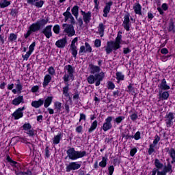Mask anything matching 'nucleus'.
<instances>
[{
    "label": "nucleus",
    "mask_w": 175,
    "mask_h": 175,
    "mask_svg": "<svg viewBox=\"0 0 175 175\" xmlns=\"http://www.w3.org/2000/svg\"><path fill=\"white\" fill-rule=\"evenodd\" d=\"M63 28L64 29V32L66 33H68L69 37L75 36L76 33V31H75V28L73 27V25L72 24H68V23H64L62 25Z\"/></svg>",
    "instance_id": "1a4fd4ad"
},
{
    "label": "nucleus",
    "mask_w": 175,
    "mask_h": 175,
    "mask_svg": "<svg viewBox=\"0 0 175 175\" xmlns=\"http://www.w3.org/2000/svg\"><path fill=\"white\" fill-rule=\"evenodd\" d=\"M16 83H18V84L16 85V89L18 94H21V91H23V84L20 83V79H17Z\"/></svg>",
    "instance_id": "a19ab883"
},
{
    "label": "nucleus",
    "mask_w": 175,
    "mask_h": 175,
    "mask_svg": "<svg viewBox=\"0 0 175 175\" xmlns=\"http://www.w3.org/2000/svg\"><path fill=\"white\" fill-rule=\"evenodd\" d=\"M168 32H172V33H175V25L174 21L173 19H170V21L167 27Z\"/></svg>",
    "instance_id": "c85d7f7f"
},
{
    "label": "nucleus",
    "mask_w": 175,
    "mask_h": 175,
    "mask_svg": "<svg viewBox=\"0 0 175 175\" xmlns=\"http://www.w3.org/2000/svg\"><path fill=\"white\" fill-rule=\"evenodd\" d=\"M136 152H137V148H131L130 150V156L135 157V154H136Z\"/></svg>",
    "instance_id": "e2e57ef3"
},
{
    "label": "nucleus",
    "mask_w": 175,
    "mask_h": 175,
    "mask_svg": "<svg viewBox=\"0 0 175 175\" xmlns=\"http://www.w3.org/2000/svg\"><path fill=\"white\" fill-rule=\"evenodd\" d=\"M97 28L100 38H103V36H105V29L106 28V26H105V24L100 23H99Z\"/></svg>",
    "instance_id": "393cba45"
},
{
    "label": "nucleus",
    "mask_w": 175,
    "mask_h": 175,
    "mask_svg": "<svg viewBox=\"0 0 175 175\" xmlns=\"http://www.w3.org/2000/svg\"><path fill=\"white\" fill-rule=\"evenodd\" d=\"M12 4V1L3 0V3H1V6L5 9V8H8L10 5Z\"/></svg>",
    "instance_id": "a18cd8bd"
},
{
    "label": "nucleus",
    "mask_w": 175,
    "mask_h": 175,
    "mask_svg": "<svg viewBox=\"0 0 175 175\" xmlns=\"http://www.w3.org/2000/svg\"><path fill=\"white\" fill-rule=\"evenodd\" d=\"M47 70L50 76H54V75H55V69H54V67L50 66Z\"/></svg>",
    "instance_id": "603ef678"
},
{
    "label": "nucleus",
    "mask_w": 175,
    "mask_h": 175,
    "mask_svg": "<svg viewBox=\"0 0 175 175\" xmlns=\"http://www.w3.org/2000/svg\"><path fill=\"white\" fill-rule=\"evenodd\" d=\"M126 92L128 94H131V95H133L135 94V88L133 87V83H130L126 88Z\"/></svg>",
    "instance_id": "f704fd0d"
},
{
    "label": "nucleus",
    "mask_w": 175,
    "mask_h": 175,
    "mask_svg": "<svg viewBox=\"0 0 175 175\" xmlns=\"http://www.w3.org/2000/svg\"><path fill=\"white\" fill-rule=\"evenodd\" d=\"M98 166L103 168L106 167L107 166V157H103L102 161L99 163Z\"/></svg>",
    "instance_id": "58836bf2"
},
{
    "label": "nucleus",
    "mask_w": 175,
    "mask_h": 175,
    "mask_svg": "<svg viewBox=\"0 0 175 175\" xmlns=\"http://www.w3.org/2000/svg\"><path fill=\"white\" fill-rule=\"evenodd\" d=\"M84 53H87V51H85V46L82 45L79 48V55H83Z\"/></svg>",
    "instance_id": "4d7b16f0"
},
{
    "label": "nucleus",
    "mask_w": 175,
    "mask_h": 175,
    "mask_svg": "<svg viewBox=\"0 0 175 175\" xmlns=\"http://www.w3.org/2000/svg\"><path fill=\"white\" fill-rule=\"evenodd\" d=\"M96 128H98V120H96L91 124L90 128L88 131V133H92V132H94Z\"/></svg>",
    "instance_id": "cd10ccee"
},
{
    "label": "nucleus",
    "mask_w": 175,
    "mask_h": 175,
    "mask_svg": "<svg viewBox=\"0 0 175 175\" xmlns=\"http://www.w3.org/2000/svg\"><path fill=\"white\" fill-rule=\"evenodd\" d=\"M111 6H113V1H111L105 3V6L103 9V17H107V14H109L110 10H111Z\"/></svg>",
    "instance_id": "f3484780"
},
{
    "label": "nucleus",
    "mask_w": 175,
    "mask_h": 175,
    "mask_svg": "<svg viewBox=\"0 0 175 175\" xmlns=\"http://www.w3.org/2000/svg\"><path fill=\"white\" fill-rule=\"evenodd\" d=\"M21 103H24V96L20 95L12 101V104L14 106H18Z\"/></svg>",
    "instance_id": "aec40b11"
},
{
    "label": "nucleus",
    "mask_w": 175,
    "mask_h": 175,
    "mask_svg": "<svg viewBox=\"0 0 175 175\" xmlns=\"http://www.w3.org/2000/svg\"><path fill=\"white\" fill-rule=\"evenodd\" d=\"M158 88L161 91H168V90H170V86L167 85V82L165 78L161 81V83L158 85Z\"/></svg>",
    "instance_id": "dca6fc26"
},
{
    "label": "nucleus",
    "mask_w": 175,
    "mask_h": 175,
    "mask_svg": "<svg viewBox=\"0 0 175 175\" xmlns=\"http://www.w3.org/2000/svg\"><path fill=\"white\" fill-rule=\"evenodd\" d=\"M94 9L96 10H99V5H100V2H99V0H94Z\"/></svg>",
    "instance_id": "052dcab7"
},
{
    "label": "nucleus",
    "mask_w": 175,
    "mask_h": 175,
    "mask_svg": "<svg viewBox=\"0 0 175 175\" xmlns=\"http://www.w3.org/2000/svg\"><path fill=\"white\" fill-rule=\"evenodd\" d=\"M79 9H80L79 5H74L71 9L72 14H73L76 18L79 17Z\"/></svg>",
    "instance_id": "473e14b6"
},
{
    "label": "nucleus",
    "mask_w": 175,
    "mask_h": 175,
    "mask_svg": "<svg viewBox=\"0 0 175 175\" xmlns=\"http://www.w3.org/2000/svg\"><path fill=\"white\" fill-rule=\"evenodd\" d=\"M51 75L46 74L44 77V81L42 82V86L44 88H46L49 84L51 82Z\"/></svg>",
    "instance_id": "5701e85b"
},
{
    "label": "nucleus",
    "mask_w": 175,
    "mask_h": 175,
    "mask_svg": "<svg viewBox=\"0 0 175 175\" xmlns=\"http://www.w3.org/2000/svg\"><path fill=\"white\" fill-rule=\"evenodd\" d=\"M123 120H125V116H119L115 118L114 122L117 124V125H120Z\"/></svg>",
    "instance_id": "79ce46f5"
},
{
    "label": "nucleus",
    "mask_w": 175,
    "mask_h": 175,
    "mask_svg": "<svg viewBox=\"0 0 175 175\" xmlns=\"http://www.w3.org/2000/svg\"><path fill=\"white\" fill-rule=\"evenodd\" d=\"M70 50L72 57L76 59V58H77L78 54L77 46H70Z\"/></svg>",
    "instance_id": "e433bc0d"
},
{
    "label": "nucleus",
    "mask_w": 175,
    "mask_h": 175,
    "mask_svg": "<svg viewBox=\"0 0 175 175\" xmlns=\"http://www.w3.org/2000/svg\"><path fill=\"white\" fill-rule=\"evenodd\" d=\"M122 31H118L115 41H108L107 42V46L105 47L106 54H111L113 51H117V50L121 49V43L122 42Z\"/></svg>",
    "instance_id": "20e7f679"
},
{
    "label": "nucleus",
    "mask_w": 175,
    "mask_h": 175,
    "mask_svg": "<svg viewBox=\"0 0 175 175\" xmlns=\"http://www.w3.org/2000/svg\"><path fill=\"white\" fill-rule=\"evenodd\" d=\"M5 42H6V38H5L3 34H0V43H1V44H5Z\"/></svg>",
    "instance_id": "0e129e2a"
},
{
    "label": "nucleus",
    "mask_w": 175,
    "mask_h": 175,
    "mask_svg": "<svg viewBox=\"0 0 175 175\" xmlns=\"http://www.w3.org/2000/svg\"><path fill=\"white\" fill-rule=\"evenodd\" d=\"M17 40V34L14 33H10L8 37V42L13 43Z\"/></svg>",
    "instance_id": "c9c22d12"
},
{
    "label": "nucleus",
    "mask_w": 175,
    "mask_h": 175,
    "mask_svg": "<svg viewBox=\"0 0 175 175\" xmlns=\"http://www.w3.org/2000/svg\"><path fill=\"white\" fill-rule=\"evenodd\" d=\"M35 7L40 9V8L43 7V5H44V1L40 0V1H37L34 3Z\"/></svg>",
    "instance_id": "49530a36"
},
{
    "label": "nucleus",
    "mask_w": 175,
    "mask_h": 175,
    "mask_svg": "<svg viewBox=\"0 0 175 175\" xmlns=\"http://www.w3.org/2000/svg\"><path fill=\"white\" fill-rule=\"evenodd\" d=\"M53 29L54 33H55L56 35H58V33H59V31L61 29L59 25H55V26H53Z\"/></svg>",
    "instance_id": "6e6d98bb"
},
{
    "label": "nucleus",
    "mask_w": 175,
    "mask_h": 175,
    "mask_svg": "<svg viewBox=\"0 0 175 175\" xmlns=\"http://www.w3.org/2000/svg\"><path fill=\"white\" fill-rule=\"evenodd\" d=\"M54 105L57 111H61V109H62V103H61L60 102H55Z\"/></svg>",
    "instance_id": "864d4df0"
},
{
    "label": "nucleus",
    "mask_w": 175,
    "mask_h": 175,
    "mask_svg": "<svg viewBox=\"0 0 175 175\" xmlns=\"http://www.w3.org/2000/svg\"><path fill=\"white\" fill-rule=\"evenodd\" d=\"M49 18L46 17L45 18H40V20L37 21L36 23H32L27 30V33L24 34L25 39H28L31 34L34 32H38V31H40L41 28H43L49 24Z\"/></svg>",
    "instance_id": "7ed1b4c3"
},
{
    "label": "nucleus",
    "mask_w": 175,
    "mask_h": 175,
    "mask_svg": "<svg viewBox=\"0 0 175 175\" xmlns=\"http://www.w3.org/2000/svg\"><path fill=\"white\" fill-rule=\"evenodd\" d=\"M170 94L167 90H159V100H167Z\"/></svg>",
    "instance_id": "2eb2a0df"
},
{
    "label": "nucleus",
    "mask_w": 175,
    "mask_h": 175,
    "mask_svg": "<svg viewBox=\"0 0 175 175\" xmlns=\"http://www.w3.org/2000/svg\"><path fill=\"white\" fill-rule=\"evenodd\" d=\"M53 29V25H49L46 26L42 31V33H43V35H44L45 38H46V39H50V38H51L53 36V31H51V29Z\"/></svg>",
    "instance_id": "4468645a"
},
{
    "label": "nucleus",
    "mask_w": 175,
    "mask_h": 175,
    "mask_svg": "<svg viewBox=\"0 0 175 175\" xmlns=\"http://www.w3.org/2000/svg\"><path fill=\"white\" fill-rule=\"evenodd\" d=\"M131 14L129 13L126 14L124 16V21L122 23V27L126 29V31H129L131 29Z\"/></svg>",
    "instance_id": "ddd939ff"
},
{
    "label": "nucleus",
    "mask_w": 175,
    "mask_h": 175,
    "mask_svg": "<svg viewBox=\"0 0 175 175\" xmlns=\"http://www.w3.org/2000/svg\"><path fill=\"white\" fill-rule=\"evenodd\" d=\"M16 175H32V171L31 170H27L26 172L24 171H16Z\"/></svg>",
    "instance_id": "ea45409f"
},
{
    "label": "nucleus",
    "mask_w": 175,
    "mask_h": 175,
    "mask_svg": "<svg viewBox=\"0 0 175 175\" xmlns=\"http://www.w3.org/2000/svg\"><path fill=\"white\" fill-rule=\"evenodd\" d=\"M154 166L158 170H161L163 167V163H161V161L158 159H154Z\"/></svg>",
    "instance_id": "4c0bfd02"
},
{
    "label": "nucleus",
    "mask_w": 175,
    "mask_h": 175,
    "mask_svg": "<svg viewBox=\"0 0 175 175\" xmlns=\"http://www.w3.org/2000/svg\"><path fill=\"white\" fill-rule=\"evenodd\" d=\"M31 52H30L29 51H28L25 55H22V58H23L24 61H28V59L29 58V57H31Z\"/></svg>",
    "instance_id": "3c124183"
},
{
    "label": "nucleus",
    "mask_w": 175,
    "mask_h": 175,
    "mask_svg": "<svg viewBox=\"0 0 175 175\" xmlns=\"http://www.w3.org/2000/svg\"><path fill=\"white\" fill-rule=\"evenodd\" d=\"M36 46V42H33L29 46V51L30 53H33L34 50H35V46Z\"/></svg>",
    "instance_id": "8fccbe9b"
},
{
    "label": "nucleus",
    "mask_w": 175,
    "mask_h": 175,
    "mask_svg": "<svg viewBox=\"0 0 175 175\" xmlns=\"http://www.w3.org/2000/svg\"><path fill=\"white\" fill-rule=\"evenodd\" d=\"M44 155L46 158H50V155H51L50 153V148L49 146H46L45 148Z\"/></svg>",
    "instance_id": "5fc2aeb1"
},
{
    "label": "nucleus",
    "mask_w": 175,
    "mask_h": 175,
    "mask_svg": "<svg viewBox=\"0 0 175 175\" xmlns=\"http://www.w3.org/2000/svg\"><path fill=\"white\" fill-rule=\"evenodd\" d=\"M31 92H33V93H36V92H38L39 91V86H38V85H34V86H33V87L31 88Z\"/></svg>",
    "instance_id": "69168bd1"
},
{
    "label": "nucleus",
    "mask_w": 175,
    "mask_h": 175,
    "mask_svg": "<svg viewBox=\"0 0 175 175\" xmlns=\"http://www.w3.org/2000/svg\"><path fill=\"white\" fill-rule=\"evenodd\" d=\"M5 161L10 164L13 167H17V165H18V163L16 161H14L12 159L10 156L9 154L5 155Z\"/></svg>",
    "instance_id": "b1692460"
},
{
    "label": "nucleus",
    "mask_w": 175,
    "mask_h": 175,
    "mask_svg": "<svg viewBox=\"0 0 175 175\" xmlns=\"http://www.w3.org/2000/svg\"><path fill=\"white\" fill-rule=\"evenodd\" d=\"M135 14H138L139 16H143V13H142V5L139 3H135L133 8Z\"/></svg>",
    "instance_id": "4be33fe9"
},
{
    "label": "nucleus",
    "mask_w": 175,
    "mask_h": 175,
    "mask_svg": "<svg viewBox=\"0 0 175 175\" xmlns=\"http://www.w3.org/2000/svg\"><path fill=\"white\" fill-rule=\"evenodd\" d=\"M107 87L108 90H114L116 88V85L114 84V83H113V81H109L107 82Z\"/></svg>",
    "instance_id": "de8ad7c7"
},
{
    "label": "nucleus",
    "mask_w": 175,
    "mask_h": 175,
    "mask_svg": "<svg viewBox=\"0 0 175 175\" xmlns=\"http://www.w3.org/2000/svg\"><path fill=\"white\" fill-rule=\"evenodd\" d=\"M67 156L65 157V159L68 158L70 161H77V159H80V158H84V157H87V152L85 150L79 151L76 150L75 148L68 147V149L66 150Z\"/></svg>",
    "instance_id": "39448f33"
},
{
    "label": "nucleus",
    "mask_w": 175,
    "mask_h": 175,
    "mask_svg": "<svg viewBox=\"0 0 175 175\" xmlns=\"http://www.w3.org/2000/svg\"><path fill=\"white\" fill-rule=\"evenodd\" d=\"M65 69H66L68 74H65L63 76V80L64 81L65 86L63 88V94L66 98H69L70 99V94H69V80H75V68L72 65H66L65 66Z\"/></svg>",
    "instance_id": "f03ea898"
},
{
    "label": "nucleus",
    "mask_w": 175,
    "mask_h": 175,
    "mask_svg": "<svg viewBox=\"0 0 175 175\" xmlns=\"http://www.w3.org/2000/svg\"><path fill=\"white\" fill-rule=\"evenodd\" d=\"M94 46L95 47H100L102 46V41L99 39H96L94 41Z\"/></svg>",
    "instance_id": "bf43d9fd"
},
{
    "label": "nucleus",
    "mask_w": 175,
    "mask_h": 175,
    "mask_svg": "<svg viewBox=\"0 0 175 175\" xmlns=\"http://www.w3.org/2000/svg\"><path fill=\"white\" fill-rule=\"evenodd\" d=\"M116 76L118 84H120V81H122L125 79V75H122L121 72H117Z\"/></svg>",
    "instance_id": "c756f323"
},
{
    "label": "nucleus",
    "mask_w": 175,
    "mask_h": 175,
    "mask_svg": "<svg viewBox=\"0 0 175 175\" xmlns=\"http://www.w3.org/2000/svg\"><path fill=\"white\" fill-rule=\"evenodd\" d=\"M53 103V96H48L44 100V107L45 109H47L50 105Z\"/></svg>",
    "instance_id": "7c9ffc66"
},
{
    "label": "nucleus",
    "mask_w": 175,
    "mask_h": 175,
    "mask_svg": "<svg viewBox=\"0 0 175 175\" xmlns=\"http://www.w3.org/2000/svg\"><path fill=\"white\" fill-rule=\"evenodd\" d=\"M159 142H161V137H159L158 134H156L154 136L153 144H151L149 145V148L148 150V155H152V154L155 152V146H157V144H158Z\"/></svg>",
    "instance_id": "423d86ee"
},
{
    "label": "nucleus",
    "mask_w": 175,
    "mask_h": 175,
    "mask_svg": "<svg viewBox=\"0 0 175 175\" xmlns=\"http://www.w3.org/2000/svg\"><path fill=\"white\" fill-rule=\"evenodd\" d=\"M63 16H65L64 21L66 23L69 20V17L72 16V13H70V7H68L65 12L63 13Z\"/></svg>",
    "instance_id": "2f4dec72"
},
{
    "label": "nucleus",
    "mask_w": 175,
    "mask_h": 175,
    "mask_svg": "<svg viewBox=\"0 0 175 175\" xmlns=\"http://www.w3.org/2000/svg\"><path fill=\"white\" fill-rule=\"evenodd\" d=\"M132 51L131 50V49L126 47V48H123V53L124 54H129V53H131Z\"/></svg>",
    "instance_id": "774afa93"
},
{
    "label": "nucleus",
    "mask_w": 175,
    "mask_h": 175,
    "mask_svg": "<svg viewBox=\"0 0 175 175\" xmlns=\"http://www.w3.org/2000/svg\"><path fill=\"white\" fill-rule=\"evenodd\" d=\"M85 49L86 53H92V47L88 42H85Z\"/></svg>",
    "instance_id": "c03bdc74"
},
{
    "label": "nucleus",
    "mask_w": 175,
    "mask_h": 175,
    "mask_svg": "<svg viewBox=\"0 0 175 175\" xmlns=\"http://www.w3.org/2000/svg\"><path fill=\"white\" fill-rule=\"evenodd\" d=\"M89 68L92 75H89V77L87 78L88 84H94L96 81V87H99L100 82L103 81V79H105V72H101L99 73L100 72V67L92 64H89Z\"/></svg>",
    "instance_id": "f257e3e1"
},
{
    "label": "nucleus",
    "mask_w": 175,
    "mask_h": 175,
    "mask_svg": "<svg viewBox=\"0 0 175 175\" xmlns=\"http://www.w3.org/2000/svg\"><path fill=\"white\" fill-rule=\"evenodd\" d=\"M108 175H113V173H114V165H110L108 167Z\"/></svg>",
    "instance_id": "680f3d73"
},
{
    "label": "nucleus",
    "mask_w": 175,
    "mask_h": 175,
    "mask_svg": "<svg viewBox=\"0 0 175 175\" xmlns=\"http://www.w3.org/2000/svg\"><path fill=\"white\" fill-rule=\"evenodd\" d=\"M113 116H108L106 119L105 122L102 126V129L104 132H107V131H110L111 128H113Z\"/></svg>",
    "instance_id": "6e6552de"
},
{
    "label": "nucleus",
    "mask_w": 175,
    "mask_h": 175,
    "mask_svg": "<svg viewBox=\"0 0 175 175\" xmlns=\"http://www.w3.org/2000/svg\"><path fill=\"white\" fill-rule=\"evenodd\" d=\"M77 133H81L83 132V126H78L75 129Z\"/></svg>",
    "instance_id": "338daca9"
},
{
    "label": "nucleus",
    "mask_w": 175,
    "mask_h": 175,
    "mask_svg": "<svg viewBox=\"0 0 175 175\" xmlns=\"http://www.w3.org/2000/svg\"><path fill=\"white\" fill-rule=\"evenodd\" d=\"M44 103V100L43 98H40L38 100H33L31 102V105L32 107H34L35 109H39L41 106H43Z\"/></svg>",
    "instance_id": "6ab92c4d"
},
{
    "label": "nucleus",
    "mask_w": 175,
    "mask_h": 175,
    "mask_svg": "<svg viewBox=\"0 0 175 175\" xmlns=\"http://www.w3.org/2000/svg\"><path fill=\"white\" fill-rule=\"evenodd\" d=\"M24 110H25V107H22L18 108L12 114V117H14V120H20V118H23L24 117Z\"/></svg>",
    "instance_id": "9b49d317"
},
{
    "label": "nucleus",
    "mask_w": 175,
    "mask_h": 175,
    "mask_svg": "<svg viewBox=\"0 0 175 175\" xmlns=\"http://www.w3.org/2000/svg\"><path fill=\"white\" fill-rule=\"evenodd\" d=\"M64 137V133H59L57 135H55L53 139V144L57 145L59 144L61 140Z\"/></svg>",
    "instance_id": "412c9836"
},
{
    "label": "nucleus",
    "mask_w": 175,
    "mask_h": 175,
    "mask_svg": "<svg viewBox=\"0 0 175 175\" xmlns=\"http://www.w3.org/2000/svg\"><path fill=\"white\" fill-rule=\"evenodd\" d=\"M169 155L172 159L171 163L173 165V163H175V149L174 148H170V150L169 151Z\"/></svg>",
    "instance_id": "72a5a7b5"
},
{
    "label": "nucleus",
    "mask_w": 175,
    "mask_h": 175,
    "mask_svg": "<svg viewBox=\"0 0 175 175\" xmlns=\"http://www.w3.org/2000/svg\"><path fill=\"white\" fill-rule=\"evenodd\" d=\"M91 17H92L91 12L88 11L86 12V14L83 16V20L85 24H90V21H91Z\"/></svg>",
    "instance_id": "bb28decb"
},
{
    "label": "nucleus",
    "mask_w": 175,
    "mask_h": 175,
    "mask_svg": "<svg viewBox=\"0 0 175 175\" xmlns=\"http://www.w3.org/2000/svg\"><path fill=\"white\" fill-rule=\"evenodd\" d=\"M139 116H137V113H134L130 116V118L133 122L136 121V120H137Z\"/></svg>",
    "instance_id": "13d9d810"
},
{
    "label": "nucleus",
    "mask_w": 175,
    "mask_h": 175,
    "mask_svg": "<svg viewBox=\"0 0 175 175\" xmlns=\"http://www.w3.org/2000/svg\"><path fill=\"white\" fill-rule=\"evenodd\" d=\"M68 43V40L66 39V37H64L60 40H58L55 42V46L58 49H64L65 46H66V44Z\"/></svg>",
    "instance_id": "a211bd4d"
},
{
    "label": "nucleus",
    "mask_w": 175,
    "mask_h": 175,
    "mask_svg": "<svg viewBox=\"0 0 175 175\" xmlns=\"http://www.w3.org/2000/svg\"><path fill=\"white\" fill-rule=\"evenodd\" d=\"M133 139L135 140H140L142 139V133L140 131H137L134 135H133Z\"/></svg>",
    "instance_id": "09e8293b"
},
{
    "label": "nucleus",
    "mask_w": 175,
    "mask_h": 175,
    "mask_svg": "<svg viewBox=\"0 0 175 175\" xmlns=\"http://www.w3.org/2000/svg\"><path fill=\"white\" fill-rule=\"evenodd\" d=\"M166 175V174L163 171H159L157 168H154L152 171V174L151 175Z\"/></svg>",
    "instance_id": "37998d69"
},
{
    "label": "nucleus",
    "mask_w": 175,
    "mask_h": 175,
    "mask_svg": "<svg viewBox=\"0 0 175 175\" xmlns=\"http://www.w3.org/2000/svg\"><path fill=\"white\" fill-rule=\"evenodd\" d=\"M163 170L165 174L167 173H170V174H172V173H173V166L172 165L170 162L167 163V165L164 167Z\"/></svg>",
    "instance_id": "a878e982"
},
{
    "label": "nucleus",
    "mask_w": 175,
    "mask_h": 175,
    "mask_svg": "<svg viewBox=\"0 0 175 175\" xmlns=\"http://www.w3.org/2000/svg\"><path fill=\"white\" fill-rule=\"evenodd\" d=\"M23 129V131H25L27 133V135L29 136V137H33L35 136V130L32 129V125H31V123L25 122L24 124L21 126Z\"/></svg>",
    "instance_id": "0eeeda50"
},
{
    "label": "nucleus",
    "mask_w": 175,
    "mask_h": 175,
    "mask_svg": "<svg viewBox=\"0 0 175 175\" xmlns=\"http://www.w3.org/2000/svg\"><path fill=\"white\" fill-rule=\"evenodd\" d=\"M81 167V164L79 163L77 161L70 162L69 164L66 167V172L69 173L72 172V170H78Z\"/></svg>",
    "instance_id": "9d476101"
},
{
    "label": "nucleus",
    "mask_w": 175,
    "mask_h": 175,
    "mask_svg": "<svg viewBox=\"0 0 175 175\" xmlns=\"http://www.w3.org/2000/svg\"><path fill=\"white\" fill-rule=\"evenodd\" d=\"M164 118L165 119V124H166L167 128H171L172 125H173L174 113L173 112H169L165 116Z\"/></svg>",
    "instance_id": "f8f14e48"
}]
</instances>
